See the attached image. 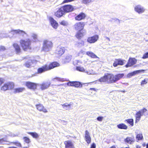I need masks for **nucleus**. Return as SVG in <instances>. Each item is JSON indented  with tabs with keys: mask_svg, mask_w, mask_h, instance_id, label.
Here are the masks:
<instances>
[{
	"mask_svg": "<svg viewBox=\"0 0 148 148\" xmlns=\"http://www.w3.org/2000/svg\"><path fill=\"white\" fill-rule=\"evenodd\" d=\"M25 85L29 89L35 90L37 88L38 84L34 82L27 81L26 82Z\"/></svg>",
	"mask_w": 148,
	"mask_h": 148,
	"instance_id": "20e7f679",
	"label": "nucleus"
},
{
	"mask_svg": "<svg viewBox=\"0 0 148 148\" xmlns=\"http://www.w3.org/2000/svg\"><path fill=\"white\" fill-rule=\"evenodd\" d=\"M124 141L127 143L132 144L135 141L134 137V136H127L125 139Z\"/></svg>",
	"mask_w": 148,
	"mask_h": 148,
	"instance_id": "6ab92c4d",
	"label": "nucleus"
},
{
	"mask_svg": "<svg viewBox=\"0 0 148 148\" xmlns=\"http://www.w3.org/2000/svg\"><path fill=\"white\" fill-rule=\"evenodd\" d=\"M27 147H24V148H27Z\"/></svg>",
	"mask_w": 148,
	"mask_h": 148,
	"instance_id": "774afa93",
	"label": "nucleus"
},
{
	"mask_svg": "<svg viewBox=\"0 0 148 148\" xmlns=\"http://www.w3.org/2000/svg\"><path fill=\"white\" fill-rule=\"evenodd\" d=\"M99 38V36L97 35H95L92 36L88 37L87 41L90 43H93L97 42Z\"/></svg>",
	"mask_w": 148,
	"mask_h": 148,
	"instance_id": "9d476101",
	"label": "nucleus"
},
{
	"mask_svg": "<svg viewBox=\"0 0 148 148\" xmlns=\"http://www.w3.org/2000/svg\"><path fill=\"white\" fill-rule=\"evenodd\" d=\"M49 20L53 27L55 29H57L58 26V23L52 17H50Z\"/></svg>",
	"mask_w": 148,
	"mask_h": 148,
	"instance_id": "412c9836",
	"label": "nucleus"
},
{
	"mask_svg": "<svg viewBox=\"0 0 148 148\" xmlns=\"http://www.w3.org/2000/svg\"><path fill=\"white\" fill-rule=\"evenodd\" d=\"M65 13L61 7L59 8L58 10L55 12L54 13L55 16L58 18H60Z\"/></svg>",
	"mask_w": 148,
	"mask_h": 148,
	"instance_id": "dca6fc26",
	"label": "nucleus"
},
{
	"mask_svg": "<svg viewBox=\"0 0 148 148\" xmlns=\"http://www.w3.org/2000/svg\"><path fill=\"white\" fill-rule=\"evenodd\" d=\"M23 139L25 142L27 143H29L30 142V139L27 137H23Z\"/></svg>",
	"mask_w": 148,
	"mask_h": 148,
	"instance_id": "79ce46f5",
	"label": "nucleus"
},
{
	"mask_svg": "<svg viewBox=\"0 0 148 148\" xmlns=\"http://www.w3.org/2000/svg\"><path fill=\"white\" fill-rule=\"evenodd\" d=\"M51 84V82H43L40 84V88L42 90L46 89L50 86Z\"/></svg>",
	"mask_w": 148,
	"mask_h": 148,
	"instance_id": "f3484780",
	"label": "nucleus"
},
{
	"mask_svg": "<svg viewBox=\"0 0 148 148\" xmlns=\"http://www.w3.org/2000/svg\"><path fill=\"white\" fill-rule=\"evenodd\" d=\"M86 14L83 12H81L75 17V19L77 21H80L84 19L86 17Z\"/></svg>",
	"mask_w": 148,
	"mask_h": 148,
	"instance_id": "4468645a",
	"label": "nucleus"
},
{
	"mask_svg": "<svg viewBox=\"0 0 148 148\" xmlns=\"http://www.w3.org/2000/svg\"><path fill=\"white\" fill-rule=\"evenodd\" d=\"M7 141L3 138H0V144H3V143L5 142H6Z\"/></svg>",
	"mask_w": 148,
	"mask_h": 148,
	"instance_id": "de8ad7c7",
	"label": "nucleus"
},
{
	"mask_svg": "<svg viewBox=\"0 0 148 148\" xmlns=\"http://www.w3.org/2000/svg\"><path fill=\"white\" fill-rule=\"evenodd\" d=\"M86 54L88 56L93 58H97L99 59V58L95 54L91 51H87L86 52Z\"/></svg>",
	"mask_w": 148,
	"mask_h": 148,
	"instance_id": "c756f323",
	"label": "nucleus"
},
{
	"mask_svg": "<svg viewBox=\"0 0 148 148\" xmlns=\"http://www.w3.org/2000/svg\"><path fill=\"white\" fill-rule=\"evenodd\" d=\"M103 117L102 116H99L97 118V119L99 121H101L103 119Z\"/></svg>",
	"mask_w": 148,
	"mask_h": 148,
	"instance_id": "864d4df0",
	"label": "nucleus"
},
{
	"mask_svg": "<svg viewBox=\"0 0 148 148\" xmlns=\"http://www.w3.org/2000/svg\"><path fill=\"white\" fill-rule=\"evenodd\" d=\"M135 10L139 14L143 13L145 10V9L140 5H136L134 8Z\"/></svg>",
	"mask_w": 148,
	"mask_h": 148,
	"instance_id": "b1692460",
	"label": "nucleus"
},
{
	"mask_svg": "<svg viewBox=\"0 0 148 148\" xmlns=\"http://www.w3.org/2000/svg\"><path fill=\"white\" fill-rule=\"evenodd\" d=\"M4 82V80L3 79L0 78V86H1L2 84Z\"/></svg>",
	"mask_w": 148,
	"mask_h": 148,
	"instance_id": "4d7b16f0",
	"label": "nucleus"
},
{
	"mask_svg": "<svg viewBox=\"0 0 148 148\" xmlns=\"http://www.w3.org/2000/svg\"><path fill=\"white\" fill-rule=\"evenodd\" d=\"M25 90L24 87H18L15 88L14 90L13 93L14 94L22 92Z\"/></svg>",
	"mask_w": 148,
	"mask_h": 148,
	"instance_id": "cd10ccee",
	"label": "nucleus"
},
{
	"mask_svg": "<svg viewBox=\"0 0 148 148\" xmlns=\"http://www.w3.org/2000/svg\"><path fill=\"white\" fill-rule=\"evenodd\" d=\"M27 134L31 135L33 138H38L39 137L38 134L36 132H28Z\"/></svg>",
	"mask_w": 148,
	"mask_h": 148,
	"instance_id": "473e14b6",
	"label": "nucleus"
},
{
	"mask_svg": "<svg viewBox=\"0 0 148 148\" xmlns=\"http://www.w3.org/2000/svg\"><path fill=\"white\" fill-rule=\"evenodd\" d=\"M48 71L60 66V64L56 62H53L49 63V65L45 64Z\"/></svg>",
	"mask_w": 148,
	"mask_h": 148,
	"instance_id": "1a4fd4ad",
	"label": "nucleus"
},
{
	"mask_svg": "<svg viewBox=\"0 0 148 148\" xmlns=\"http://www.w3.org/2000/svg\"><path fill=\"white\" fill-rule=\"evenodd\" d=\"M125 60L120 58L116 59L113 63V65L114 67L117 66L118 65H123L124 64Z\"/></svg>",
	"mask_w": 148,
	"mask_h": 148,
	"instance_id": "9b49d317",
	"label": "nucleus"
},
{
	"mask_svg": "<svg viewBox=\"0 0 148 148\" xmlns=\"http://www.w3.org/2000/svg\"><path fill=\"white\" fill-rule=\"evenodd\" d=\"M140 72V70H137L136 71H134L132 72L134 74V75L136 74L139 73Z\"/></svg>",
	"mask_w": 148,
	"mask_h": 148,
	"instance_id": "5fc2aeb1",
	"label": "nucleus"
},
{
	"mask_svg": "<svg viewBox=\"0 0 148 148\" xmlns=\"http://www.w3.org/2000/svg\"><path fill=\"white\" fill-rule=\"evenodd\" d=\"M65 14L73 11L74 10L73 7L71 5H65L61 7Z\"/></svg>",
	"mask_w": 148,
	"mask_h": 148,
	"instance_id": "423d86ee",
	"label": "nucleus"
},
{
	"mask_svg": "<svg viewBox=\"0 0 148 148\" xmlns=\"http://www.w3.org/2000/svg\"><path fill=\"white\" fill-rule=\"evenodd\" d=\"M136 148H141L138 145H137L136 146Z\"/></svg>",
	"mask_w": 148,
	"mask_h": 148,
	"instance_id": "052dcab7",
	"label": "nucleus"
},
{
	"mask_svg": "<svg viewBox=\"0 0 148 148\" xmlns=\"http://www.w3.org/2000/svg\"><path fill=\"white\" fill-rule=\"evenodd\" d=\"M137 62V60L135 58L130 57L125 66L126 68L131 67L136 64Z\"/></svg>",
	"mask_w": 148,
	"mask_h": 148,
	"instance_id": "6e6552de",
	"label": "nucleus"
},
{
	"mask_svg": "<svg viewBox=\"0 0 148 148\" xmlns=\"http://www.w3.org/2000/svg\"><path fill=\"white\" fill-rule=\"evenodd\" d=\"M37 61L36 60H31L26 62L24 64V65L27 68H30L32 67V64L34 63H36Z\"/></svg>",
	"mask_w": 148,
	"mask_h": 148,
	"instance_id": "a211bd4d",
	"label": "nucleus"
},
{
	"mask_svg": "<svg viewBox=\"0 0 148 148\" xmlns=\"http://www.w3.org/2000/svg\"><path fill=\"white\" fill-rule=\"evenodd\" d=\"M10 143L11 144H14L19 147H22V145L18 141H17L16 142H10Z\"/></svg>",
	"mask_w": 148,
	"mask_h": 148,
	"instance_id": "4c0bfd02",
	"label": "nucleus"
},
{
	"mask_svg": "<svg viewBox=\"0 0 148 148\" xmlns=\"http://www.w3.org/2000/svg\"><path fill=\"white\" fill-rule=\"evenodd\" d=\"M54 79L58 81H60L61 82H63L64 81V79L63 78H61L59 77H56L54 78Z\"/></svg>",
	"mask_w": 148,
	"mask_h": 148,
	"instance_id": "a18cd8bd",
	"label": "nucleus"
},
{
	"mask_svg": "<svg viewBox=\"0 0 148 148\" xmlns=\"http://www.w3.org/2000/svg\"><path fill=\"white\" fill-rule=\"evenodd\" d=\"M130 148V147H126L125 148Z\"/></svg>",
	"mask_w": 148,
	"mask_h": 148,
	"instance_id": "69168bd1",
	"label": "nucleus"
},
{
	"mask_svg": "<svg viewBox=\"0 0 148 148\" xmlns=\"http://www.w3.org/2000/svg\"><path fill=\"white\" fill-rule=\"evenodd\" d=\"M125 121L128 123L130 125L132 126L134 125V120L132 119H126L125 120Z\"/></svg>",
	"mask_w": 148,
	"mask_h": 148,
	"instance_id": "72a5a7b5",
	"label": "nucleus"
},
{
	"mask_svg": "<svg viewBox=\"0 0 148 148\" xmlns=\"http://www.w3.org/2000/svg\"><path fill=\"white\" fill-rule=\"evenodd\" d=\"M60 24L64 26H66L67 25V22L65 20H62L60 23Z\"/></svg>",
	"mask_w": 148,
	"mask_h": 148,
	"instance_id": "37998d69",
	"label": "nucleus"
},
{
	"mask_svg": "<svg viewBox=\"0 0 148 148\" xmlns=\"http://www.w3.org/2000/svg\"><path fill=\"white\" fill-rule=\"evenodd\" d=\"M124 76L123 73H118L114 75L115 82L118 80L123 78Z\"/></svg>",
	"mask_w": 148,
	"mask_h": 148,
	"instance_id": "c85d7f7f",
	"label": "nucleus"
},
{
	"mask_svg": "<svg viewBox=\"0 0 148 148\" xmlns=\"http://www.w3.org/2000/svg\"><path fill=\"white\" fill-rule=\"evenodd\" d=\"M12 46L14 48L16 53H19L21 52V50L20 47L17 44L14 43L13 44Z\"/></svg>",
	"mask_w": 148,
	"mask_h": 148,
	"instance_id": "a878e982",
	"label": "nucleus"
},
{
	"mask_svg": "<svg viewBox=\"0 0 148 148\" xmlns=\"http://www.w3.org/2000/svg\"><path fill=\"white\" fill-rule=\"evenodd\" d=\"M147 58H148V52L144 53L142 57V58L143 59H145Z\"/></svg>",
	"mask_w": 148,
	"mask_h": 148,
	"instance_id": "49530a36",
	"label": "nucleus"
},
{
	"mask_svg": "<svg viewBox=\"0 0 148 148\" xmlns=\"http://www.w3.org/2000/svg\"><path fill=\"white\" fill-rule=\"evenodd\" d=\"M92 1V0H82V3L85 4H87Z\"/></svg>",
	"mask_w": 148,
	"mask_h": 148,
	"instance_id": "c03bdc74",
	"label": "nucleus"
},
{
	"mask_svg": "<svg viewBox=\"0 0 148 148\" xmlns=\"http://www.w3.org/2000/svg\"><path fill=\"white\" fill-rule=\"evenodd\" d=\"M107 83L108 84L115 83L114 75L112 74L107 73Z\"/></svg>",
	"mask_w": 148,
	"mask_h": 148,
	"instance_id": "f8f14e48",
	"label": "nucleus"
},
{
	"mask_svg": "<svg viewBox=\"0 0 148 148\" xmlns=\"http://www.w3.org/2000/svg\"><path fill=\"white\" fill-rule=\"evenodd\" d=\"M147 83V80L146 79L141 81L140 82V85L142 86H143L144 85H146Z\"/></svg>",
	"mask_w": 148,
	"mask_h": 148,
	"instance_id": "ea45409f",
	"label": "nucleus"
},
{
	"mask_svg": "<svg viewBox=\"0 0 148 148\" xmlns=\"http://www.w3.org/2000/svg\"><path fill=\"white\" fill-rule=\"evenodd\" d=\"M19 42L21 47L24 51L31 49V41L29 39H28L26 40L21 39Z\"/></svg>",
	"mask_w": 148,
	"mask_h": 148,
	"instance_id": "f257e3e1",
	"label": "nucleus"
},
{
	"mask_svg": "<svg viewBox=\"0 0 148 148\" xmlns=\"http://www.w3.org/2000/svg\"><path fill=\"white\" fill-rule=\"evenodd\" d=\"M67 85L68 86H74L76 88H81L82 86L81 83L77 81H69L67 83Z\"/></svg>",
	"mask_w": 148,
	"mask_h": 148,
	"instance_id": "0eeeda50",
	"label": "nucleus"
},
{
	"mask_svg": "<svg viewBox=\"0 0 148 148\" xmlns=\"http://www.w3.org/2000/svg\"><path fill=\"white\" fill-rule=\"evenodd\" d=\"M48 71L46 65L42 66V67L38 68L37 70V74H41L45 71Z\"/></svg>",
	"mask_w": 148,
	"mask_h": 148,
	"instance_id": "4be33fe9",
	"label": "nucleus"
},
{
	"mask_svg": "<svg viewBox=\"0 0 148 148\" xmlns=\"http://www.w3.org/2000/svg\"><path fill=\"white\" fill-rule=\"evenodd\" d=\"M143 146H145V144H143Z\"/></svg>",
	"mask_w": 148,
	"mask_h": 148,
	"instance_id": "338daca9",
	"label": "nucleus"
},
{
	"mask_svg": "<svg viewBox=\"0 0 148 148\" xmlns=\"http://www.w3.org/2000/svg\"><path fill=\"white\" fill-rule=\"evenodd\" d=\"M117 127L119 129L127 130V126L125 124L121 123L118 124L117 126Z\"/></svg>",
	"mask_w": 148,
	"mask_h": 148,
	"instance_id": "2f4dec72",
	"label": "nucleus"
},
{
	"mask_svg": "<svg viewBox=\"0 0 148 148\" xmlns=\"http://www.w3.org/2000/svg\"><path fill=\"white\" fill-rule=\"evenodd\" d=\"M98 81L100 82H106L107 83V74H105L103 76L101 77L98 79Z\"/></svg>",
	"mask_w": 148,
	"mask_h": 148,
	"instance_id": "7c9ffc66",
	"label": "nucleus"
},
{
	"mask_svg": "<svg viewBox=\"0 0 148 148\" xmlns=\"http://www.w3.org/2000/svg\"><path fill=\"white\" fill-rule=\"evenodd\" d=\"M65 51V49L64 47H59L57 48L55 53L58 56H60L64 53Z\"/></svg>",
	"mask_w": 148,
	"mask_h": 148,
	"instance_id": "ddd939ff",
	"label": "nucleus"
},
{
	"mask_svg": "<svg viewBox=\"0 0 148 148\" xmlns=\"http://www.w3.org/2000/svg\"><path fill=\"white\" fill-rule=\"evenodd\" d=\"M71 57L72 56L71 55L66 56L64 59L65 62H69L71 59Z\"/></svg>",
	"mask_w": 148,
	"mask_h": 148,
	"instance_id": "f704fd0d",
	"label": "nucleus"
},
{
	"mask_svg": "<svg viewBox=\"0 0 148 148\" xmlns=\"http://www.w3.org/2000/svg\"><path fill=\"white\" fill-rule=\"evenodd\" d=\"M14 87V84L13 82H9L4 84L1 89L2 90L6 91L8 90H12Z\"/></svg>",
	"mask_w": 148,
	"mask_h": 148,
	"instance_id": "7ed1b4c3",
	"label": "nucleus"
},
{
	"mask_svg": "<svg viewBox=\"0 0 148 148\" xmlns=\"http://www.w3.org/2000/svg\"><path fill=\"white\" fill-rule=\"evenodd\" d=\"M64 143L65 145V148H75L72 141L70 140L65 141Z\"/></svg>",
	"mask_w": 148,
	"mask_h": 148,
	"instance_id": "393cba45",
	"label": "nucleus"
},
{
	"mask_svg": "<svg viewBox=\"0 0 148 148\" xmlns=\"http://www.w3.org/2000/svg\"><path fill=\"white\" fill-rule=\"evenodd\" d=\"M84 42L83 41H82L81 42H77V43L76 44V45L77 46H79L80 44H81L82 45H84Z\"/></svg>",
	"mask_w": 148,
	"mask_h": 148,
	"instance_id": "8fccbe9b",
	"label": "nucleus"
},
{
	"mask_svg": "<svg viewBox=\"0 0 148 148\" xmlns=\"http://www.w3.org/2000/svg\"><path fill=\"white\" fill-rule=\"evenodd\" d=\"M146 148H148V143L147 144V145H146Z\"/></svg>",
	"mask_w": 148,
	"mask_h": 148,
	"instance_id": "0e129e2a",
	"label": "nucleus"
},
{
	"mask_svg": "<svg viewBox=\"0 0 148 148\" xmlns=\"http://www.w3.org/2000/svg\"><path fill=\"white\" fill-rule=\"evenodd\" d=\"M121 92H125V90H121Z\"/></svg>",
	"mask_w": 148,
	"mask_h": 148,
	"instance_id": "e2e57ef3",
	"label": "nucleus"
},
{
	"mask_svg": "<svg viewBox=\"0 0 148 148\" xmlns=\"http://www.w3.org/2000/svg\"><path fill=\"white\" fill-rule=\"evenodd\" d=\"M128 75L130 76H134V74H133V73L132 72L130 73H129L128 74Z\"/></svg>",
	"mask_w": 148,
	"mask_h": 148,
	"instance_id": "bf43d9fd",
	"label": "nucleus"
},
{
	"mask_svg": "<svg viewBox=\"0 0 148 148\" xmlns=\"http://www.w3.org/2000/svg\"><path fill=\"white\" fill-rule=\"evenodd\" d=\"M89 89L90 90H93L95 92H97V91L98 90V89L95 88H90Z\"/></svg>",
	"mask_w": 148,
	"mask_h": 148,
	"instance_id": "6e6d98bb",
	"label": "nucleus"
},
{
	"mask_svg": "<svg viewBox=\"0 0 148 148\" xmlns=\"http://www.w3.org/2000/svg\"><path fill=\"white\" fill-rule=\"evenodd\" d=\"M14 31L15 33H16L22 34H26L25 32L24 31L19 29L14 30Z\"/></svg>",
	"mask_w": 148,
	"mask_h": 148,
	"instance_id": "58836bf2",
	"label": "nucleus"
},
{
	"mask_svg": "<svg viewBox=\"0 0 148 148\" xmlns=\"http://www.w3.org/2000/svg\"><path fill=\"white\" fill-rule=\"evenodd\" d=\"M76 70L80 72H84L85 70L83 67L80 66H77L76 67Z\"/></svg>",
	"mask_w": 148,
	"mask_h": 148,
	"instance_id": "c9c22d12",
	"label": "nucleus"
},
{
	"mask_svg": "<svg viewBox=\"0 0 148 148\" xmlns=\"http://www.w3.org/2000/svg\"><path fill=\"white\" fill-rule=\"evenodd\" d=\"M136 138L138 140H141L143 139V138L142 134H138L136 136Z\"/></svg>",
	"mask_w": 148,
	"mask_h": 148,
	"instance_id": "e433bc0d",
	"label": "nucleus"
},
{
	"mask_svg": "<svg viewBox=\"0 0 148 148\" xmlns=\"http://www.w3.org/2000/svg\"><path fill=\"white\" fill-rule=\"evenodd\" d=\"M35 106L37 110L40 112H42L44 113H47L48 112L47 110L41 104H36Z\"/></svg>",
	"mask_w": 148,
	"mask_h": 148,
	"instance_id": "2eb2a0df",
	"label": "nucleus"
},
{
	"mask_svg": "<svg viewBox=\"0 0 148 148\" xmlns=\"http://www.w3.org/2000/svg\"><path fill=\"white\" fill-rule=\"evenodd\" d=\"M141 112H142V114H143L145 112H146L147 111V109L145 108H143V109H142L141 110Z\"/></svg>",
	"mask_w": 148,
	"mask_h": 148,
	"instance_id": "603ef678",
	"label": "nucleus"
},
{
	"mask_svg": "<svg viewBox=\"0 0 148 148\" xmlns=\"http://www.w3.org/2000/svg\"><path fill=\"white\" fill-rule=\"evenodd\" d=\"M85 141L88 144H89L91 142V139L88 130L85 131Z\"/></svg>",
	"mask_w": 148,
	"mask_h": 148,
	"instance_id": "aec40b11",
	"label": "nucleus"
},
{
	"mask_svg": "<svg viewBox=\"0 0 148 148\" xmlns=\"http://www.w3.org/2000/svg\"><path fill=\"white\" fill-rule=\"evenodd\" d=\"M96 145L95 143H93L91 144L90 148H96Z\"/></svg>",
	"mask_w": 148,
	"mask_h": 148,
	"instance_id": "3c124183",
	"label": "nucleus"
},
{
	"mask_svg": "<svg viewBox=\"0 0 148 148\" xmlns=\"http://www.w3.org/2000/svg\"><path fill=\"white\" fill-rule=\"evenodd\" d=\"M85 25L83 22H79L75 23L73 25L74 29L76 31L82 30Z\"/></svg>",
	"mask_w": 148,
	"mask_h": 148,
	"instance_id": "39448f33",
	"label": "nucleus"
},
{
	"mask_svg": "<svg viewBox=\"0 0 148 148\" xmlns=\"http://www.w3.org/2000/svg\"><path fill=\"white\" fill-rule=\"evenodd\" d=\"M72 105V104H71V103L68 104L67 103H65L62 105V106L63 108L68 107L70 108L71 106Z\"/></svg>",
	"mask_w": 148,
	"mask_h": 148,
	"instance_id": "a19ab883",
	"label": "nucleus"
},
{
	"mask_svg": "<svg viewBox=\"0 0 148 148\" xmlns=\"http://www.w3.org/2000/svg\"><path fill=\"white\" fill-rule=\"evenodd\" d=\"M85 34V33L82 30L78 31L75 35V37L78 39H82Z\"/></svg>",
	"mask_w": 148,
	"mask_h": 148,
	"instance_id": "5701e85b",
	"label": "nucleus"
},
{
	"mask_svg": "<svg viewBox=\"0 0 148 148\" xmlns=\"http://www.w3.org/2000/svg\"><path fill=\"white\" fill-rule=\"evenodd\" d=\"M6 49L5 47L4 46H1L0 47V51H4Z\"/></svg>",
	"mask_w": 148,
	"mask_h": 148,
	"instance_id": "09e8293b",
	"label": "nucleus"
},
{
	"mask_svg": "<svg viewBox=\"0 0 148 148\" xmlns=\"http://www.w3.org/2000/svg\"><path fill=\"white\" fill-rule=\"evenodd\" d=\"M143 115L141 111H139L136 114L135 123L138 122L140 120L141 116Z\"/></svg>",
	"mask_w": 148,
	"mask_h": 148,
	"instance_id": "bb28decb",
	"label": "nucleus"
},
{
	"mask_svg": "<svg viewBox=\"0 0 148 148\" xmlns=\"http://www.w3.org/2000/svg\"><path fill=\"white\" fill-rule=\"evenodd\" d=\"M8 148H17L15 147H8Z\"/></svg>",
	"mask_w": 148,
	"mask_h": 148,
	"instance_id": "680f3d73",
	"label": "nucleus"
},
{
	"mask_svg": "<svg viewBox=\"0 0 148 148\" xmlns=\"http://www.w3.org/2000/svg\"><path fill=\"white\" fill-rule=\"evenodd\" d=\"M53 44L51 41L47 40L43 41L42 49L43 51H49L53 47Z\"/></svg>",
	"mask_w": 148,
	"mask_h": 148,
	"instance_id": "f03ea898",
	"label": "nucleus"
},
{
	"mask_svg": "<svg viewBox=\"0 0 148 148\" xmlns=\"http://www.w3.org/2000/svg\"><path fill=\"white\" fill-rule=\"evenodd\" d=\"M148 34H147V35L145 37L144 39L146 41H148Z\"/></svg>",
	"mask_w": 148,
	"mask_h": 148,
	"instance_id": "13d9d810",
	"label": "nucleus"
}]
</instances>
